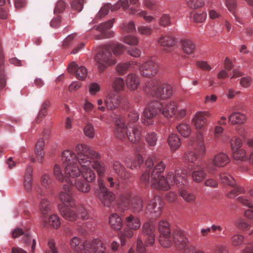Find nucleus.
Returning <instances> with one entry per match:
<instances>
[{
  "mask_svg": "<svg viewBox=\"0 0 253 253\" xmlns=\"http://www.w3.org/2000/svg\"><path fill=\"white\" fill-rule=\"evenodd\" d=\"M32 168L29 167L27 168L24 176L23 186L25 190L27 192L31 191L32 188Z\"/></svg>",
  "mask_w": 253,
  "mask_h": 253,
  "instance_id": "obj_24",
  "label": "nucleus"
},
{
  "mask_svg": "<svg viewBox=\"0 0 253 253\" xmlns=\"http://www.w3.org/2000/svg\"><path fill=\"white\" fill-rule=\"evenodd\" d=\"M112 48L114 54L116 55H119L123 53L125 49V46L121 43H117L113 45Z\"/></svg>",
  "mask_w": 253,
  "mask_h": 253,
  "instance_id": "obj_59",
  "label": "nucleus"
},
{
  "mask_svg": "<svg viewBox=\"0 0 253 253\" xmlns=\"http://www.w3.org/2000/svg\"><path fill=\"white\" fill-rule=\"evenodd\" d=\"M112 52L108 45L100 47L98 52L96 54L95 59L99 72H102L111 63Z\"/></svg>",
  "mask_w": 253,
  "mask_h": 253,
  "instance_id": "obj_9",
  "label": "nucleus"
},
{
  "mask_svg": "<svg viewBox=\"0 0 253 253\" xmlns=\"http://www.w3.org/2000/svg\"><path fill=\"white\" fill-rule=\"evenodd\" d=\"M115 19H112L104 23L99 24L96 30L100 32V34L95 36L96 40H101L105 38H110L113 37L114 33L112 31H107L113 26Z\"/></svg>",
  "mask_w": 253,
  "mask_h": 253,
  "instance_id": "obj_15",
  "label": "nucleus"
},
{
  "mask_svg": "<svg viewBox=\"0 0 253 253\" xmlns=\"http://www.w3.org/2000/svg\"><path fill=\"white\" fill-rule=\"evenodd\" d=\"M111 8V4L107 3L105 4L100 9L96 16V19H101L105 16Z\"/></svg>",
  "mask_w": 253,
  "mask_h": 253,
  "instance_id": "obj_43",
  "label": "nucleus"
},
{
  "mask_svg": "<svg viewBox=\"0 0 253 253\" xmlns=\"http://www.w3.org/2000/svg\"><path fill=\"white\" fill-rule=\"evenodd\" d=\"M120 206L130 208L133 212L138 213L143 209V200L138 196L131 199L128 193L123 194L120 196Z\"/></svg>",
  "mask_w": 253,
  "mask_h": 253,
  "instance_id": "obj_8",
  "label": "nucleus"
},
{
  "mask_svg": "<svg viewBox=\"0 0 253 253\" xmlns=\"http://www.w3.org/2000/svg\"><path fill=\"white\" fill-rule=\"evenodd\" d=\"M158 137L154 132L148 133L146 137L145 140L149 146H154L156 144Z\"/></svg>",
  "mask_w": 253,
  "mask_h": 253,
  "instance_id": "obj_41",
  "label": "nucleus"
},
{
  "mask_svg": "<svg viewBox=\"0 0 253 253\" xmlns=\"http://www.w3.org/2000/svg\"><path fill=\"white\" fill-rule=\"evenodd\" d=\"M77 156L72 151L64 150V163L67 165L64 169V219L74 221L77 218L76 207L73 198L74 187L79 191L87 193L90 188L84 179L77 178L82 173L84 179L92 182L95 174L91 169V160L99 159L100 155L85 144L77 145Z\"/></svg>",
  "mask_w": 253,
  "mask_h": 253,
  "instance_id": "obj_1",
  "label": "nucleus"
},
{
  "mask_svg": "<svg viewBox=\"0 0 253 253\" xmlns=\"http://www.w3.org/2000/svg\"><path fill=\"white\" fill-rule=\"evenodd\" d=\"M114 133L116 137L120 139L126 137L133 143L140 141L141 138V128L139 126H126L123 118L119 117L115 121Z\"/></svg>",
  "mask_w": 253,
  "mask_h": 253,
  "instance_id": "obj_5",
  "label": "nucleus"
},
{
  "mask_svg": "<svg viewBox=\"0 0 253 253\" xmlns=\"http://www.w3.org/2000/svg\"><path fill=\"white\" fill-rule=\"evenodd\" d=\"M98 183L99 189L96 192L98 198L104 206L111 207L116 199L115 194L108 189L102 179H99Z\"/></svg>",
  "mask_w": 253,
  "mask_h": 253,
  "instance_id": "obj_10",
  "label": "nucleus"
},
{
  "mask_svg": "<svg viewBox=\"0 0 253 253\" xmlns=\"http://www.w3.org/2000/svg\"><path fill=\"white\" fill-rule=\"evenodd\" d=\"M179 194L184 200L188 203H193L196 199V196L194 193H190L184 189H181L179 191Z\"/></svg>",
  "mask_w": 253,
  "mask_h": 253,
  "instance_id": "obj_34",
  "label": "nucleus"
},
{
  "mask_svg": "<svg viewBox=\"0 0 253 253\" xmlns=\"http://www.w3.org/2000/svg\"><path fill=\"white\" fill-rule=\"evenodd\" d=\"M144 92L148 95L165 99L172 94L171 86L159 80H153L146 82L144 86Z\"/></svg>",
  "mask_w": 253,
  "mask_h": 253,
  "instance_id": "obj_6",
  "label": "nucleus"
},
{
  "mask_svg": "<svg viewBox=\"0 0 253 253\" xmlns=\"http://www.w3.org/2000/svg\"><path fill=\"white\" fill-rule=\"evenodd\" d=\"M51 182V181L48 175L45 174L42 175L41 178V183L44 187L46 189L49 188Z\"/></svg>",
  "mask_w": 253,
  "mask_h": 253,
  "instance_id": "obj_60",
  "label": "nucleus"
},
{
  "mask_svg": "<svg viewBox=\"0 0 253 253\" xmlns=\"http://www.w3.org/2000/svg\"><path fill=\"white\" fill-rule=\"evenodd\" d=\"M103 246V243L98 239L86 241L84 243L83 250L84 253H97Z\"/></svg>",
  "mask_w": 253,
  "mask_h": 253,
  "instance_id": "obj_19",
  "label": "nucleus"
},
{
  "mask_svg": "<svg viewBox=\"0 0 253 253\" xmlns=\"http://www.w3.org/2000/svg\"><path fill=\"white\" fill-rule=\"evenodd\" d=\"M95 223L92 221L85 222L83 224L81 227L82 230H83L82 232H85L86 233L89 232H92L95 229Z\"/></svg>",
  "mask_w": 253,
  "mask_h": 253,
  "instance_id": "obj_47",
  "label": "nucleus"
},
{
  "mask_svg": "<svg viewBox=\"0 0 253 253\" xmlns=\"http://www.w3.org/2000/svg\"><path fill=\"white\" fill-rule=\"evenodd\" d=\"M168 143L172 151H175L178 149L181 145V141L176 134L171 133L168 137Z\"/></svg>",
  "mask_w": 253,
  "mask_h": 253,
  "instance_id": "obj_25",
  "label": "nucleus"
},
{
  "mask_svg": "<svg viewBox=\"0 0 253 253\" xmlns=\"http://www.w3.org/2000/svg\"><path fill=\"white\" fill-rule=\"evenodd\" d=\"M113 88L117 91L122 90L125 88V82L122 78H116L115 79L113 84Z\"/></svg>",
  "mask_w": 253,
  "mask_h": 253,
  "instance_id": "obj_39",
  "label": "nucleus"
},
{
  "mask_svg": "<svg viewBox=\"0 0 253 253\" xmlns=\"http://www.w3.org/2000/svg\"><path fill=\"white\" fill-rule=\"evenodd\" d=\"M159 45L162 46L163 49L169 52V48L173 47L176 43L175 39L171 36L168 35H162L158 40Z\"/></svg>",
  "mask_w": 253,
  "mask_h": 253,
  "instance_id": "obj_20",
  "label": "nucleus"
},
{
  "mask_svg": "<svg viewBox=\"0 0 253 253\" xmlns=\"http://www.w3.org/2000/svg\"><path fill=\"white\" fill-rule=\"evenodd\" d=\"M84 0H73L71 6L73 9L80 12L83 8V3Z\"/></svg>",
  "mask_w": 253,
  "mask_h": 253,
  "instance_id": "obj_56",
  "label": "nucleus"
},
{
  "mask_svg": "<svg viewBox=\"0 0 253 253\" xmlns=\"http://www.w3.org/2000/svg\"><path fill=\"white\" fill-rule=\"evenodd\" d=\"M39 208L42 214H45L47 213L50 210L51 208L49 201L46 199H42L40 202Z\"/></svg>",
  "mask_w": 253,
  "mask_h": 253,
  "instance_id": "obj_38",
  "label": "nucleus"
},
{
  "mask_svg": "<svg viewBox=\"0 0 253 253\" xmlns=\"http://www.w3.org/2000/svg\"><path fill=\"white\" fill-rule=\"evenodd\" d=\"M84 134L90 138H92L94 136V129L92 125L89 123H87L84 129Z\"/></svg>",
  "mask_w": 253,
  "mask_h": 253,
  "instance_id": "obj_44",
  "label": "nucleus"
},
{
  "mask_svg": "<svg viewBox=\"0 0 253 253\" xmlns=\"http://www.w3.org/2000/svg\"><path fill=\"white\" fill-rule=\"evenodd\" d=\"M211 114L209 111L198 112H197L192 122L197 130L199 131L197 134L196 138V150L199 155H202L206 151V148L203 142V137L200 130L203 129L207 123L206 117H211Z\"/></svg>",
  "mask_w": 253,
  "mask_h": 253,
  "instance_id": "obj_7",
  "label": "nucleus"
},
{
  "mask_svg": "<svg viewBox=\"0 0 253 253\" xmlns=\"http://www.w3.org/2000/svg\"><path fill=\"white\" fill-rule=\"evenodd\" d=\"M113 168L115 172L120 178L126 179L128 178L130 174L119 161H115L113 165Z\"/></svg>",
  "mask_w": 253,
  "mask_h": 253,
  "instance_id": "obj_21",
  "label": "nucleus"
},
{
  "mask_svg": "<svg viewBox=\"0 0 253 253\" xmlns=\"http://www.w3.org/2000/svg\"><path fill=\"white\" fill-rule=\"evenodd\" d=\"M233 189L228 194L227 196L230 198H232L240 193L244 192V189L242 187L236 185L235 183L234 186H232Z\"/></svg>",
  "mask_w": 253,
  "mask_h": 253,
  "instance_id": "obj_49",
  "label": "nucleus"
},
{
  "mask_svg": "<svg viewBox=\"0 0 253 253\" xmlns=\"http://www.w3.org/2000/svg\"><path fill=\"white\" fill-rule=\"evenodd\" d=\"M158 230L160 234L159 241L164 248L170 247L173 242L176 245L179 246V248H183L184 250L190 246L188 244V239L180 229H175L172 234H171L169 223L167 221H159Z\"/></svg>",
  "mask_w": 253,
  "mask_h": 253,
  "instance_id": "obj_3",
  "label": "nucleus"
},
{
  "mask_svg": "<svg viewBox=\"0 0 253 253\" xmlns=\"http://www.w3.org/2000/svg\"><path fill=\"white\" fill-rule=\"evenodd\" d=\"M125 97L118 93L109 95L105 99V105L107 109L114 110L119 107L125 102Z\"/></svg>",
  "mask_w": 253,
  "mask_h": 253,
  "instance_id": "obj_16",
  "label": "nucleus"
},
{
  "mask_svg": "<svg viewBox=\"0 0 253 253\" xmlns=\"http://www.w3.org/2000/svg\"><path fill=\"white\" fill-rule=\"evenodd\" d=\"M122 41L125 43L130 45H136L138 44L137 38L133 36H126L123 38Z\"/></svg>",
  "mask_w": 253,
  "mask_h": 253,
  "instance_id": "obj_45",
  "label": "nucleus"
},
{
  "mask_svg": "<svg viewBox=\"0 0 253 253\" xmlns=\"http://www.w3.org/2000/svg\"><path fill=\"white\" fill-rule=\"evenodd\" d=\"M140 74L144 77L151 78L155 76L158 71L159 65L154 58H148L142 64L138 62Z\"/></svg>",
  "mask_w": 253,
  "mask_h": 253,
  "instance_id": "obj_12",
  "label": "nucleus"
},
{
  "mask_svg": "<svg viewBox=\"0 0 253 253\" xmlns=\"http://www.w3.org/2000/svg\"><path fill=\"white\" fill-rule=\"evenodd\" d=\"M157 163L151 172V185L154 188L167 191L174 184L179 187L187 183V173L183 169H176L174 173L169 171L166 178L162 175L166 165L161 161L158 162L156 156L148 157L145 161V166L148 169H150Z\"/></svg>",
  "mask_w": 253,
  "mask_h": 253,
  "instance_id": "obj_2",
  "label": "nucleus"
},
{
  "mask_svg": "<svg viewBox=\"0 0 253 253\" xmlns=\"http://www.w3.org/2000/svg\"><path fill=\"white\" fill-rule=\"evenodd\" d=\"M49 224L54 228H57L60 225L59 217L56 215H52L49 218Z\"/></svg>",
  "mask_w": 253,
  "mask_h": 253,
  "instance_id": "obj_55",
  "label": "nucleus"
},
{
  "mask_svg": "<svg viewBox=\"0 0 253 253\" xmlns=\"http://www.w3.org/2000/svg\"><path fill=\"white\" fill-rule=\"evenodd\" d=\"M183 158L185 161L189 162V163H193L197 159V156L195 154V152L189 151L186 152L183 157Z\"/></svg>",
  "mask_w": 253,
  "mask_h": 253,
  "instance_id": "obj_54",
  "label": "nucleus"
},
{
  "mask_svg": "<svg viewBox=\"0 0 253 253\" xmlns=\"http://www.w3.org/2000/svg\"><path fill=\"white\" fill-rule=\"evenodd\" d=\"M164 204L159 196H155L148 204L145 211V216L148 218L159 217L162 212Z\"/></svg>",
  "mask_w": 253,
  "mask_h": 253,
  "instance_id": "obj_11",
  "label": "nucleus"
},
{
  "mask_svg": "<svg viewBox=\"0 0 253 253\" xmlns=\"http://www.w3.org/2000/svg\"><path fill=\"white\" fill-rule=\"evenodd\" d=\"M230 158L224 153L220 152L215 155L212 159V164L207 163L206 168L209 173H212L216 167H223L230 162Z\"/></svg>",
  "mask_w": 253,
  "mask_h": 253,
  "instance_id": "obj_13",
  "label": "nucleus"
},
{
  "mask_svg": "<svg viewBox=\"0 0 253 253\" xmlns=\"http://www.w3.org/2000/svg\"><path fill=\"white\" fill-rule=\"evenodd\" d=\"M187 5L191 8L196 9L204 5L203 0H187Z\"/></svg>",
  "mask_w": 253,
  "mask_h": 253,
  "instance_id": "obj_51",
  "label": "nucleus"
},
{
  "mask_svg": "<svg viewBox=\"0 0 253 253\" xmlns=\"http://www.w3.org/2000/svg\"><path fill=\"white\" fill-rule=\"evenodd\" d=\"M176 112V106L174 102L169 101L162 105L158 101H153L147 105L143 111L142 123L149 126L153 123V119L160 114L168 118L175 115Z\"/></svg>",
  "mask_w": 253,
  "mask_h": 253,
  "instance_id": "obj_4",
  "label": "nucleus"
},
{
  "mask_svg": "<svg viewBox=\"0 0 253 253\" xmlns=\"http://www.w3.org/2000/svg\"><path fill=\"white\" fill-rule=\"evenodd\" d=\"M155 225L153 221L145 222L142 226V234L146 238V245H152L155 242Z\"/></svg>",
  "mask_w": 253,
  "mask_h": 253,
  "instance_id": "obj_14",
  "label": "nucleus"
},
{
  "mask_svg": "<svg viewBox=\"0 0 253 253\" xmlns=\"http://www.w3.org/2000/svg\"><path fill=\"white\" fill-rule=\"evenodd\" d=\"M138 33L142 35L148 37L153 33V29L149 26L141 25L137 27Z\"/></svg>",
  "mask_w": 253,
  "mask_h": 253,
  "instance_id": "obj_40",
  "label": "nucleus"
},
{
  "mask_svg": "<svg viewBox=\"0 0 253 253\" xmlns=\"http://www.w3.org/2000/svg\"><path fill=\"white\" fill-rule=\"evenodd\" d=\"M141 183L144 185L147 186L150 182V170H146L142 173L140 177Z\"/></svg>",
  "mask_w": 253,
  "mask_h": 253,
  "instance_id": "obj_57",
  "label": "nucleus"
},
{
  "mask_svg": "<svg viewBox=\"0 0 253 253\" xmlns=\"http://www.w3.org/2000/svg\"><path fill=\"white\" fill-rule=\"evenodd\" d=\"M44 154V149L35 148V154L39 162L42 163V162Z\"/></svg>",
  "mask_w": 253,
  "mask_h": 253,
  "instance_id": "obj_61",
  "label": "nucleus"
},
{
  "mask_svg": "<svg viewBox=\"0 0 253 253\" xmlns=\"http://www.w3.org/2000/svg\"><path fill=\"white\" fill-rule=\"evenodd\" d=\"M121 28L126 33H132L136 30L135 24L132 21L123 24Z\"/></svg>",
  "mask_w": 253,
  "mask_h": 253,
  "instance_id": "obj_48",
  "label": "nucleus"
},
{
  "mask_svg": "<svg viewBox=\"0 0 253 253\" xmlns=\"http://www.w3.org/2000/svg\"><path fill=\"white\" fill-rule=\"evenodd\" d=\"M136 65H138V62L134 61L127 63H121L117 65V71L119 74L122 75L126 73L129 68H133Z\"/></svg>",
  "mask_w": 253,
  "mask_h": 253,
  "instance_id": "obj_27",
  "label": "nucleus"
},
{
  "mask_svg": "<svg viewBox=\"0 0 253 253\" xmlns=\"http://www.w3.org/2000/svg\"><path fill=\"white\" fill-rule=\"evenodd\" d=\"M159 24L163 27H166L170 25V17L166 14H164L160 19Z\"/></svg>",
  "mask_w": 253,
  "mask_h": 253,
  "instance_id": "obj_58",
  "label": "nucleus"
},
{
  "mask_svg": "<svg viewBox=\"0 0 253 253\" xmlns=\"http://www.w3.org/2000/svg\"><path fill=\"white\" fill-rule=\"evenodd\" d=\"M143 162V160L142 156L140 155H137L134 158L131 160V164L129 167L131 169H133L137 168V167H139L140 165L142 164Z\"/></svg>",
  "mask_w": 253,
  "mask_h": 253,
  "instance_id": "obj_42",
  "label": "nucleus"
},
{
  "mask_svg": "<svg viewBox=\"0 0 253 253\" xmlns=\"http://www.w3.org/2000/svg\"><path fill=\"white\" fill-rule=\"evenodd\" d=\"M238 201L243 205L249 208L253 209V202L244 197H239L238 198Z\"/></svg>",
  "mask_w": 253,
  "mask_h": 253,
  "instance_id": "obj_64",
  "label": "nucleus"
},
{
  "mask_svg": "<svg viewBox=\"0 0 253 253\" xmlns=\"http://www.w3.org/2000/svg\"><path fill=\"white\" fill-rule=\"evenodd\" d=\"M246 119L244 114L237 112L233 113L229 116V121L232 125L242 124Z\"/></svg>",
  "mask_w": 253,
  "mask_h": 253,
  "instance_id": "obj_29",
  "label": "nucleus"
},
{
  "mask_svg": "<svg viewBox=\"0 0 253 253\" xmlns=\"http://www.w3.org/2000/svg\"><path fill=\"white\" fill-rule=\"evenodd\" d=\"M207 164V163H205L204 164H198L194 166L192 173V177L194 181L199 183L206 178L207 173L205 170L209 172V171L206 168Z\"/></svg>",
  "mask_w": 253,
  "mask_h": 253,
  "instance_id": "obj_18",
  "label": "nucleus"
},
{
  "mask_svg": "<svg viewBox=\"0 0 253 253\" xmlns=\"http://www.w3.org/2000/svg\"><path fill=\"white\" fill-rule=\"evenodd\" d=\"M244 237L241 235H235L231 238V243L234 247L240 246L244 241Z\"/></svg>",
  "mask_w": 253,
  "mask_h": 253,
  "instance_id": "obj_52",
  "label": "nucleus"
},
{
  "mask_svg": "<svg viewBox=\"0 0 253 253\" xmlns=\"http://www.w3.org/2000/svg\"><path fill=\"white\" fill-rule=\"evenodd\" d=\"M119 117L121 118V117H119L116 118V120ZM123 119H124L123 118ZM139 119V114L137 112L135 111H130L128 113L127 115V117L126 120L124 122L125 124V125L127 124L128 126L131 125V126H134L133 124L136 123ZM124 120V119H123Z\"/></svg>",
  "mask_w": 253,
  "mask_h": 253,
  "instance_id": "obj_32",
  "label": "nucleus"
},
{
  "mask_svg": "<svg viewBox=\"0 0 253 253\" xmlns=\"http://www.w3.org/2000/svg\"><path fill=\"white\" fill-rule=\"evenodd\" d=\"M96 158L91 160L92 164H91L92 167L96 170L99 176H103L104 175L106 168L103 163H101Z\"/></svg>",
  "mask_w": 253,
  "mask_h": 253,
  "instance_id": "obj_30",
  "label": "nucleus"
},
{
  "mask_svg": "<svg viewBox=\"0 0 253 253\" xmlns=\"http://www.w3.org/2000/svg\"><path fill=\"white\" fill-rule=\"evenodd\" d=\"M177 131L183 137H187L191 133V127L186 123H181L176 126Z\"/></svg>",
  "mask_w": 253,
  "mask_h": 253,
  "instance_id": "obj_33",
  "label": "nucleus"
},
{
  "mask_svg": "<svg viewBox=\"0 0 253 253\" xmlns=\"http://www.w3.org/2000/svg\"><path fill=\"white\" fill-rule=\"evenodd\" d=\"M193 21L196 23L204 22L207 17V13L204 11H193L191 13Z\"/></svg>",
  "mask_w": 253,
  "mask_h": 253,
  "instance_id": "obj_36",
  "label": "nucleus"
},
{
  "mask_svg": "<svg viewBox=\"0 0 253 253\" xmlns=\"http://www.w3.org/2000/svg\"><path fill=\"white\" fill-rule=\"evenodd\" d=\"M181 47L183 51L187 54H192L195 50V43L191 40L185 39L181 41Z\"/></svg>",
  "mask_w": 253,
  "mask_h": 253,
  "instance_id": "obj_26",
  "label": "nucleus"
},
{
  "mask_svg": "<svg viewBox=\"0 0 253 253\" xmlns=\"http://www.w3.org/2000/svg\"><path fill=\"white\" fill-rule=\"evenodd\" d=\"M231 146L233 151L238 150L242 146L241 139L238 137H233L231 140Z\"/></svg>",
  "mask_w": 253,
  "mask_h": 253,
  "instance_id": "obj_53",
  "label": "nucleus"
},
{
  "mask_svg": "<svg viewBox=\"0 0 253 253\" xmlns=\"http://www.w3.org/2000/svg\"><path fill=\"white\" fill-rule=\"evenodd\" d=\"M67 70L69 73L75 75L77 78L80 80H84L87 74L85 67L82 66L79 67L75 62H72L69 64Z\"/></svg>",
  "mask_w": 253,
  "mask_h": 253,
  "instance_id": "obj_17",
  "label": "nucleus"
},
{
  "mask_svg": "<svg viewBox=\"0 0 253 253\" xmlns=\"http://www.w3.org/2000/svg\"><path fill=\"white\" fill-rule=\"evenodd\" d=\"M54 176L55 178L61 182L63 181V174L61 168L58 165H55L53 169Z\"/></svg>",
  "mask_w": 253,
  "mask_h": 253,
  "instance_id": "obj_50",
  "label": "nucleus"
},
{
  "mask_svg": "<svg viewBox=\"0 0 253 253\" xmlns=\"http://www.w3.org/2000/svg\"><path fill=\"white\" fill-rule=\"evenodd\" d=\"M252 82V78L250 77H243L240 79V84L244 87H249Z\"/></svg>",
  "mask_w": 253,
  "mask_h": 253,
  "instance_id": "obj_62",
  "label": "nucleus"
},
{
  "mask_svg": "<svg viewBox=\"0 0 253 253\" xmlns=\"http://www.w3.org/2000/svg\"><path fill=\"white\" fill-rule=\"evenodd\" d=\"M125 223L128 228L133 230L138 229L141 225L139 218L132 214H130L126 218Z\"/></svg>",
  "mask_w": 253,
  "mask_h": 253,
  "instance_id": "obj_22",
  "label": "nucleus"
},
{
  "mask_svg": "<svg viewBox=\"0 0 253 253\" xmlns=\"http://www.w3.org/2000/svg\"><path fill=\"white\" fill-rule=\"evenodd\" d=\"M71 246L75 251L82 253L84 243L82 242L78 237H74L71 241Z\"/></svg>",
  "mask_w": 253,
  "mask_h": 253,
  "instance_id": "obj_37",
  "label": "nucleus"
},
{
  "mask_svg": "<svg viewBox=\"0 0 253 253\" xmlns=\"http://www.w3.org/2000/svg\"><path fill=\"white\" fill-rule=\"evenodd\" d=\"M219 177L222 183L231 186H234L235 183L234 179L229 174L225 172H222L219 174Z\"/></svg>",
  "mask_w": 253,
  "mask_h": 253,
  "instance_id": "obj_35",
  "label": "nucleus"
},
{
  "mask_svg": "<svg viewBox=\"0 0 253 253\" xmlns=\"http://www.w3.org/2000/svg\"><path fill=\"white\" fill-rule=\"evenodd\" d=\"M126 84L130 90H135L139 84L138 76L133 73L128 74L126 79Z\"/></svg>",
  "mask_w": 253,
  "mask_h": 253,
  "instance_id": "obj_23",
  "label": "nucleus"
},
{
  "mask_svg": "<svg viewBox=\"0 0 253 253\" xmlns=\"http://www.w3.org/2000/svg\"><path fill=\"white\" fill-rule=\"evenodd\" d=\"M132 230L128 228L119 232V236L122 247L125 245L126 239L131 238L133 236V232Z\"/></svg>",
  "mask_w": 253,
  "mask_h": 253,
  "instance_id": "obj_31",
  "label": "nucleus"
},
{
  "mask_svg": "<svg viewBox=\"0 0 253 253\" xmlns=\"http://www.w3.org/2000/svg\"><path fill=\"white\" fill-rule=\"evenodd\" d=\"M233 157L236 160L245 161L246 160V152L242 149L233 151Z\"/></svg>",
  "mask_w": 253,
  "mask_h": 253,
  "instance_id": "obj_46",
  "label": "nucleus"
},
{
  "mask_svg": "<svg viewBox=\"0 0 253 253\" xmlns=\"http://www.w3.org/2000/svg\"><path fill=\"white\" fill-rule=\"evenodd\" d=\"M107 181L110 188H112L113 190L118 189L119 183L117 179H115L113 177H108Z\"/></svg>",
  "mask_w": 253,
  "mask_h": 253,
  "instance_id": "obj_63",
  "label": "nucleus"
},
{
  "mask_svg": "<svg viewBox=\"0 0 253 253\" xmlns=\"http://www.w3.org/2000/svg\"><path fill=\"white\" fill-rule=\"evenodd\" d=\"M109 223L112 228L116 230L121 229L123 225L121 218L117 213H113L110 216Z\"/></svg>",
  "mask_w": 253,
  "mask_h": 253,
  "instance_id": "obj_28",
  "label": "nucleus"
}]
</instances>
